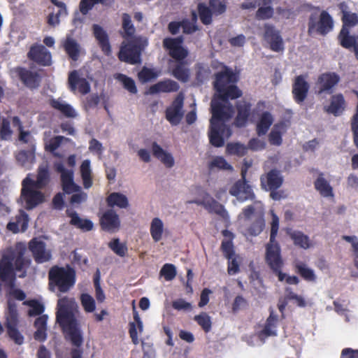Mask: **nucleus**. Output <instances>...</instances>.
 Returning <instances> with one entry per match:
<instances>
[{
    "instance_id": "nucleus-1",
    "label": "nucleus",
    "mask_w": 358,
    "mask_h": 358,
    "mask_svg": "<svg viewBox=\"0 0 358 358\" xmlns=\"http://www.w3.org/2000/svg\"><path fill=\"white\" fill-rule=\"evenodd\" d=\"M74 305L75 303L66 296L59 299L57 305L56 321L65 334V338L75 347L71 350V357L83 358V351L80 347L83 343V336L80 324L73 312Z\"/></svg>"
},
{
    "instance_id": "nucleus-2",
    "label": "nucleus",
    "mask_w": 358,
    "mask_h": 358,
    "mask_svg": "<svg viewBox=\"0 0 358 358\" xmlns=\"http://www.w3.org/2000/svg\"><path fill=\"white\" fill-rule=\"evenodd\" d=\"M183 38L166 37L163 40V47L169 51V55L176 61L171 69V75L182 83H187L190 76L189 69L185 66L184 59L188 55V51L182 46Z\"/></svg>"
},
{
    "instance_id": "nucleus-3",
    "label": "nucleus",
    "mask_w": 358,
    "mask_h": 358,
    "mask_svg": "<svg viewBox=\"0 0 358 358\" xmlns=\"http://www.w3.org/2000/svg\"><path fill=\"white\" fill-rule=\"evenodd\" d=\"M238 80V75L231 69L223 65L222 70L215 74L213 87L217 92V98L223 102L236 99L243 94L242 91L235 85Z\"/></svg>"
},
{
    "instance_id": "nucleus-4",
    "label": "nucleus",
    "mask_w": 358,
    "mask_h": 358,
    "mask_svg": "<svg viewBox=\"0 0 358 358\" xmlns=\"http://www.w3.org/2000/svg\"><path fill=\"white\" fill-rule=\"evenodd\" d=\"M0 279L7 287V312L8 313V301L15 304V300L22 301L26 299L25 292L15 287L16 274L13 266V259L9 256H3L0 260Z\"/></svg>"
},
{
    "instance_id": "nucleus-5",
    "label": "nucleus",
    "mask_w": 358,
    "mask_h": 358,
    "mask_svg": "<svg viewBox=\"0 0 358 358\" xmlns=\"http://www.w3.org/2000/svg\"><path fill=\"white\" fill-rule=\"evenodd\" d=\"M48 280L50 288H57L59 292L66 293L76 283V271L68 264L65 267L53 266L48 271Z\"/></svg>"
},
{
    "instance_id": "nucleus-6",
    "label": "nucleus",
    "mask_w": 358,
    "mask_h": 358,
    "mask_svg": "<svg viewBox=\"0 0 358 358\" xmlns=\"http://www.w3.org/2000/svg\"><path fill=\"white\" fill-rule=\"evenodd\" d=\"M147 45V39L142 37H136L127 42H122L117 53V57L120 61L129 64H141L142 52Z\"/></svg>"
},
{
    "instance_id": "nucleus-7",
    "label": "nucleus",
    "mask_w": 358,
    "mask_h": 358,
    "mask_svg": "<svg viewBox=\"0 0 358 358\" xmlns=\"http://www.w3.org/2000/svg\"><path fill=\"white\" fill-rule=\"evenodd\" d=\"M307 25L309 36H325L333 30L334 22L331 15L327 10H322L320 15L312 13L308 17Z\"/></svg>"
},
{
    "instance_id": "nucleus-8",
    "label": "nucleus",
    "mask_w": 358,
    "mask_h": 358,
    "mask_svg": "<svg viewBox=\"0 0 358 358\" xmlns=\"http://www.w3.org/2000/svg\"><path fill=\"white\" fill-rule=\"evenodd\" d=\"M265 261L268 267L278 278L279 281H283L285 273L282 272L284 262L281 256V249L278 241H269L266 245Z\"/></svg>"
},
{
    "instance_id": "nucleus-9",
    "label": "nucleus",
    "mask_w": 358,
    "mask_h": 358,
    "mask_svg": "<svg viewBox=\"0 0 358 358\" xmlns=\"http://www.w3.org/2000/svg\"><path fill=\"white\" fill-rule=\"evenodd\" d=\"M251 107L252 104L244 99L236 102L237 115L235 118V122L238 127H244L250 117L252 120L255 116H259V112L266 108V103L264 101H258L252 111L251 110Z\"/></svg>"
},
{
    "instance_id": "nucleus-10",
    "label": "nucleus",
    "mask_w": 358,
    "mask_h": 358,
    "mask_svg": "<svg viewBox=\"0 0 358 358\" xmlns=\"http://www.w3.org/2000/svg\"><path fill=\"white\" fill-rule=\"evenodd\" d=\"M18 324V313L17 304L11 301H8V313H6L5 326L9 338L15 344L22 345L24 343V336L17 328Z\"/></svg>"
},
{
    "instance_id": "nucleus-11",
    "label": "nucleus",
    "mask_w": 358,
    "mask_h": 358,
    "mask_svg": "<svg viewBox=\"0 0 358 358\" xmlns=\"http://www.w3.org/2000/svg\"><path fill=\"white\" fill-rule=\"evenodd\" d=\"M342 12L343 26L338 35V40L340 43H346L349 39L355 38L358 35H350V28L354 27L358 24V15L355 13L346 11L345 9L347 6L345 2H342L338 5Z\"/></svg>"
},
{
    "instance_id": "nucleus-12",
    "label": "nucleus",
    "mask_w": 358,
    "mask_h": 358,
    "mask_svg": "<svg viewBox=\"0 0 358 358\" xmlns=\"http://www.w3.org/2000/svg\"><path fill=\"white\" fill-rule=\"evenodd\" d=\"M264 40L269 45L270 49L275 52H282L285 44L280 31L275 26L268 23L264 25Z\"/></svg>"
},
{
    "instance_id": "nucleus-13",
    "label": "nucleus",
    "mask_w": 358,
    "mask_h": 358,
    "mask_svg": "<svg viewBox=\"0 0 358 358\" xmlns=\"http://www.w3.org/2000/svg\"><path fill=\"white\" fill-rule=\"evenodd\" d=\"M28 248L36 263L43 264L51 260V250L46 248L43 241L34 238L29 242Z\"/></svg>"
},
{
    "instance_id": "nucleus-14",
    "label": "nucleus",
    "mask_w": 358,
    "mask_h": 358,
    "mask_svg": "<svg viewBox=\"0 0 358 358\" xmlns=\"http://www.w3.org/2000/svg\"><path fill=\"white\" fill-rule=\"evenodd\" d=\"M229 192L231 196L236 197L241 202L252 201L255 199L252 187L248 184L246 178L242 177L231 187Z\"/></svg>"
},
{
    "instance_id": "nucleus-15",
    "label": "nucleus",
    "mask_w": 358,
    "mask_h": 358,
    "mask_svg": "<svg viewBox=\"0 0 358 358\" xmlns=\"http://www.w3.org/2000/svg\"><path fill=\"white\" fill-rule=\"evenodd\" d=\"M56 172L61 174V183L62 189L66 194H71L80 190V187L73 181V172L72 170L65 169L62 162H57L54 164Z\"/></svg>"
},
{
    "instance_id": "nucleus-16",
    "label": "nucleus",
    "mask_w": 358,
    "mask_h": 358,
    "mask_svg": "<svg viewBox=\"0 0 358 358\" xmlns=\"http://www.w3.org/2000/svg\"><path fill=\"white\" fill-rule=\"evenodd\" d=\"M187 203H196L198 206H201L209 213L216 214L223 219L229 217L228 213L224 206L208 194L204 196L202 200L188 201Z\"/></svg>"
},
{
    "instance_id": "nucleus-17",
    "label": "nucleus",
    "mask_w": 358,
    "mask_h": 358,
    "mask_svg": "<svg viewBox=\"0 0 358 358\" xmlns=\"http://www.w3.org/2000/svg\"><path fill=\"white\" fill-rule=\"evenodd\" d=\"M22 186L21 196L25 201L27 210L35 208L43 201V194L40 191L35 190L36 187L34 186L28 185L24 180H22Z\"/></svg>"
},
{
    "instance_id": "nucleus-18",
    "label": "nucleus",
    "mask_w": 358,
    "mask_h": 358,
    "mask_svg": "<svg viewBox=\"0 0 358 358\" xmlns=\"http://www.w3.org/2000/svg\"><path fill=\"white\" fill-rule=\"evenodd\" d=\"M220 101L222 100L217 98V95L211 101L212 117L210 120V124H224L231 117L229 113L231 108L230 106H227Z\"/></svg>"
},
{
    "instance_id": "nucleus-19",
    "label": "nucleus",
    "mask_w": 358,
    "mask_h": 358,
    "mask_svg": "<svg viewBox=\"0 0 358 358\" xmlns=\"http://www.w3.org/2000/svg\"><path fill=\"white\" fill-rule=\"evenodd\" d=\"M310 89L309 83L306 80L303 75L295 77L292 84V96L294 101L299 105H301L308 97Z\"/></svg>"
},
{
    "instance_id": "nucleus-20",
    "label": "nucleus",
    "mask_w": 358,
    "mask_h": 358,
    "mask_svg": "<svg viewBox=\"0 0 358 358\" xmlns=\"http://www.w3.org/2000/svg\"><path fill=\"white\" fill-rule=\"evenodd\" d=\"M20 80L29 89H37L40 86L41 76L38 72L31 71L25 67L18 66L15 69Z\"/></svg>"
},
{
    "instance_id": "nucleus-21",
    "label": "nucleus",
    "mask_w": 358,
    "mask_h": 358,
    "mask_svg": "<svg viewBox=\"0 0 358 358\" xmlns=\"http://www.w3.org/2000/svg\"><path fill=\"white\" fill-rule=\"evenodd\" d=\"M28 58L40 66H47L52 63V55L50 51L43 45L31 47Z\"/></svg>"
},
{
    "instance_id": "nucleus-22",
    "label": "nucleus",
    "mask_w": 358,
    "mask_h": 358,
    "mask_svg": "<svg viewBox=\"0 0 358 358\" xmlns=\"http://www.w3.org/2000/svg\"><path fill=\"white\" fill-rule=\"evenodd\" d=\"M183 100V96L178 94L171 106L166 110V118L172 125L178 124L182 118Z\"/></svg>"
},
{
    "instance_id": "nucleus-23",
    "label": "nucleus",
    "mask_w": 358,
    "mask_h": 358,
    "mask_svg": "<svg viewBox=\"0 0 358 358\" xmlns=\"http://www.w3.org/2000/svg\"><path fill=\"white\" fill-rule=\"evenodd\" d=\"M340 76L335 72L322 73L317 79L318 94L324 92L331 93L333 88L340 82Z\"/></svg>"
},
{
    "instance_id": "nucleus-24",
    "label": "nucleus",
    "mask_w": 358,
    "mask_h": 358,
    "mask_svg": "<svg viewBox=\"0 0 358 358\" xmlns=\"http://www.w3.org/2000/svg\"><path fill=\"white\" fill-rule=\"evenodd\" d=\"M68 83L70 90L73 92L78 90L80 94L85 95L90 91L89 82L85 78H80L76 71H73L69 73Z\"/></svg>"
},
{
    "instance_id": "nucleus-25",
    "label": "nucleus",
    "mask_w": 358,
    "mask_h": 358,
    "mask_svg": "<svg viewBox=\"0 0 358 358\" xmlns=\"http://www.w3.org/2000/svg\"><path fill=\"white\" fill-rule=\"evenodd\" d=\"M100 224L103 230L114 231L119 229L120 225L119 216L113 210H108L101 217Z\"/></svg>"
},
{
    "instance_id": "nucleus-26",
    "label": "nucleus",
    "mask_w": 358,
    "mask_h": 358,
    "mask_svg": "<svg viewBox=\"0 0 358 358\" xmlns=\"http://www.w3.org/2000/svg\"><path fill=\"white\" fill-rule=\"evenodd\" d=\"M23 180L28 185H33L36 189H43L50 182V176L48 168L47 166H39L37 171L36 180H34L28 177L25 178Z\"/></svg>"
},
{
    "instance_id": "nucleus-27",
    "label": "nucleus",
    "mask_w": 358,
    "mask_h": 358,
    "mask_svg": "<svg viewBox=\"0 0 358 358\" xmlns=\"http://www.w3.org/2000/svg\"><path fill=\"white\" fill-rule=\"evenodd\" d=\"M93 33L101 51L106 56L111 55V46L109 42L108 35L106 31L99 24L92 26Z\"/></svg>"
},
{
    "instance_id": "nucleus-28",
    "label": "nucleus",
    "mask_w": 358,
    "mask_h": 358,
    "mask_svg": "<svg viewBox=\"0 0 358 358\" xmlns=\"http://www.w3.org/2000/svg\"><path fill=\"white\" fill-rule=\"evenodd\" d=\"M93 33L101 51L106 56L111 55V46L109 42L108 35L106 31L99 24L92 26Z\"/></svg>"
},
{
    "instance_id": "nucleus-29",
    "label": "nucleus",
    "mask_w": 358,
    "mask_h": 358,
    "mask_svg": "<svg viewBox=\"0 0 358 358\" xmlns=\"http://www.w3.org/2000/svg\"><path fill=\"white\" fill-rule=\"evenodd\" d=\"M225 124H210L208 131L210 143L216 148L222 147L224 144L223 134L224 132Z\"/></svg>"
},
{
    "instance_id": "nucleus-30",
    "label": "nucleus",
    "mask_w": 358,
    "mask_h": 358,
    "mask_svg": "<svg viewBox=\"0 0 358 358\" xmlns=\"http://www.w3.org/2000/svg\"><path fill=\"white\" fill-rule=\"evenodd\" d=\"M25 248L17 251V254L15 258L12 256L8 255L13 259V266L14 271L21 272L19 275V278H24L27 275V268L29 266L31 261L29 259L24 257Z\"/></svg>"
},
{
    "instance_id": "nucleus-31",
    "label": "nucleus",
    "mask_w": 358,
    "mask_h": 358,
    "mask_svg": "<svg viewBox=\"0 0 358 358\" xmlns=\"http://www.w3.org/2000/svg\"><path fill=\"white\" fill-rule=\"evenodd\" d=\"M345 108V100L341 93L334 94L331 96L330 103L324 107L327 113L334 116H338L343 113Z\"/></svg>"
},
{
    "instance_id": "nucleus-32",
    "label": "nucleus",
    "mask_w": 358,
    "mask_h": 358,
    "mask_svg": "<svg viewBox=\"0 0 358 358\" xmlns=\"http://www.w3.org/2000/svg\"><path fill=\"white\" fill-rule=\"evenodd\" d=\"M49 104L51 108L59 112L65 117L76 118L78 115L73 106L61 99H50Z\"/></svg>"
},
{
    "instance_id": "nucleus-33",
    "label": "nucleus",
    "mask_w": 358,
    "mask_h": 358,
    "mask_svg": "<svg viewBox=\"0 0 358 358\" xmlns=\"http://www.w3.org/2000/svg\"><path fill=\"white\" fill-rule=\"evenodd\" d=\"M178 83L173 80L166 79L159 81L150 87L147 94H155L159 92H175L178 91Z\"/></svg>"
},
{
    "instance_id": "nucleus-34",
    "label": "nucleus",
    "mask_w": 358,
    "mask_h": 358,
    "mask_svg": "<svg viewBox=\"0 0 358 358\" xmlns=\"http://www.w3.org/2000/svg\"><path fill=\"white\" fill-rule=\"evenodd\" d=\"M62 46L70 59L73 61H77L78 59L80 57V46L76 39L68 35L62 41Z\"/></svg>"
},
{
    "instance_id": "nucleus-35",
    "label": "nucleus",
    "mask_w": 358,
    "mask_h": 358,
    "mask_svg": "<svg viewBox=\"0 0 358 358\" xmlns=\"http://www.w3.org/2000/svg\"><path fill=\"white\" fill-rule=\"evenodd\" d=\"M261 183L262 187H268L270 190H276L282 183V178L280 173L276 169L271 170L266 176L261 177Z\"/></svg>"
},
{
    "instance_id": "nucleus-36",
    "label": "nucleus",
    "mask_w": 358,
    "mask_h": 358,
    "mask_svg": "<svg viewBox=\"0 0 358 358\" xmlns=\"http://www.w3.org/2000/svg\"><path fill=\"white\" fill-rule=\"evenodd\" d=\"M152 155L164 164L166 168H171L174 166V159L171 153L166 152L156 142L152 144Z\"/></svg>"
},
{
    "instance_id": "nucleus-37",
    "label": "nucleus",
    "mask_w": 358,
    "mask_h": 358,
    "mask_svg": "<svg viewBox=\"0 0 358 358\" xmlns=\"http://www.w3.org/2000/svg\"><path fill=\"white\" fill-rule=\"evenodd\" d=\"M66 215L71 217L70 224L83 231H90L93 229V223L90 220L80 218L75 211L66 210Z\"/></svg>"
},
{
    "instance_id": "nucleus-38",
    "label": "nucleus",
    "mask_w": 358,
    "mask_h": 358,
    "mask_svg": "<svg viewBox=\"0 0 358 358\" xmlns=\"http://www.w3.org/2000/svg\"><path fill=\"white\" fill-rule=\"evenodd\" d=\"M273 122V117L268 111L263 112L256 125L257 134L259 136L265 135Z\"/></svg>"
},
{
    "instance_id": "nucleus-39",
    "label": "nucleus",
    "mask_w": 358,
    "mask_h": 358,
    "mask_svg": "<svg viewBox=\"0 0 358 358\" xmlns=\"http://www.w3.org/2000/svg\"><path fill=\"white\" fill-rule=\"evenodd\" d=\"M314 187L323 197H333L334 195L333 187L324 178V174L322 173H319L318 177L314 182Z\"/></svg>"
},
{
    "instance_id": "nucleus-40",
    "label": "nucleus",
    "mask_w": 358,
    "mask_h": 358,
    "mask_svg": "<svg viewBox=\"0 0 358 358\" xmlns=\"http://www.w3.org/2000/svg\"><path fill=\"white\" fill-rule=\"evenodd\" d=\"M18 164L23 167H30L35 162V146L28 150H20L15 155Z\"/></svg>"
},
{
    "instance_id": "nucleus-41",
    "label": "nucleus",
    "mask_w": 358,
    "mask_h": 358,
    "mask_svg": "<svg viewBox=\"0 0 358 358\" xmlns=\"http://www.w3.org/2000/svg\"><path fill=\"white\" fill-rule=\"evenodd\" d=\"M222 234L224 237H229L230 240H223L221 244V251L223 252L224 257L230 260L235 255V251L234 248V244L232 242V238H234V235L232 232L227 229H224L222 231Z\"/></svg>"
},
{
    "instance_id": "nucleus-42",
    "label": "nucleus",
    "mask_w": 358,
    "mask_h": 358,
    "mask_svg": "<svg viewBox=\"0 0 358 358\" xmlns=\"http://www.w3.org/2000/svg\"><path fill=\"white\" fill-rule=\"evenodd\" d=\"M134 322H131L129 324V336L132 341V343L134 345H137L139 343L138 338L137 328L138 329L140 332H142L143 326V322L140 318V316L134 308Z\"/></svg>"
},
{
    "instance_id": "nucleus-43",
    "label": "nucleus",
    "mask_w": 358,
    "mask_h": 358,
    "mask_svg": "<svg viewBox=\"0 0 358 358\" xmlns=\"http://www.w3.org/2000/svg\"><path fill=\"white\" fill-rule=\"evenodd\" d=\"M106 203L109 207L117 206L120 208H126L129 206L127 196L120 192H113L106 198Z\"/></svg>"
},
{
    "instance_id": "nucleus-44",
    "label": "nucleus",
    "mask_w": 358,
    "mask_h": 358,
    "mask_svg": "<svg viewBox=\"0 0 358 358\" xmlns=\"http://www.w3.org/2000/svg\"><path fill=\"white\" fill-rule=\"evenodd\" d=\"M150 232L155 242H159L162 239L164 233V224L161 219L155 217L152 220Z\"/></svg>"
},
{
    "instance_id": "nucleus-45",
    "label": "nucleus",
    "mask_w": 358,
    "mask_h": 358,
    "mask_svg": "<svg viewBox=\"0 0 358 358\" xmlns=\"http://www.w3.org/2000/svg\"><path fill=\"white\" fill-rule=\"evenodd\" d=\"M296 272L305 280L308 282H315L316 275L314 271L308 268L306 264L303 262H297L295 265Z\"/></svg>"
},
{
    "instance_id": "nucleus-46",
    "label": "nucleus",
    "mask_w": 358,
    "mask_h": 358,
    "mask_svg": "<svg viewBox=\"0 0 358 358\" xmlns=\"http://www.w3.org/2000/svg\"><path fill=\"white\" fill-rule=\"evenodd\" d=\"M197 11L202 24L209 25L212 23L213 13L210 6H206L204 3H199L197 5Z\"/></svg>"
},
{
    "instance_id": "nucleus-47",
    "label": "nucleus",
    "mask_w": 358,
    "mask_h": 358,
    "mask_svg": "<svg viewBox=\"0 0 358 358\" xmlns=\"http://www.w3.org/2000/svg\"><path fill=\"white\" fill-rule=\"evenodd\" d=\"M115 0H80L79 3V8L80 13L85 15H87L93 7L98 3L106 6L114 2Z\"/></svg>"
},
{
    "instance_id": "nucleus-48",
    "label": "nucleus",
    "mask_w": 358,
    "mask_h": 358,
    "mask_svg": "<svg viewBox=\"0 0 358 358\" xmlns=\"http://www.w3.org/2000/svg\"><path fill=\"white\" fill-rule=\"evenodd\" d=\"M294 244L299 248L308 249L310 246L309 237L302 231H294L289 234Z\"/></svg>"
},
{
    "instance_id": "nucleus-49",
    "label": "nucleus",
    "mask_w": 358,
    "mask_h": 358,
    "mask_svg": "<svg viewBox=\"0 0 358 358\" xmlns=\"http://www.w3.org/2000/svg\"><path fill=\"white\" fill-rule=\"evenodd\" d=\"M80 173L85 188L88 189L92 185V179L91 176L90 162L87 159L84 160L80 166Z\"/></svg>"
},
{
    "instance_id": "nucleus-50",
    "label": "nucleus",
    "mask_w": 358,
    "mask_h": 358,
    "mask_svg": "<svg viewBox=\"0 0 358 358\" xmlns=\"http://www.w3.org/2000/svg\"><path fill=\"white\" fill-rule=\"evenodd\" d=\"M122 27L124 30V38L132 37L135 32L136 29L131 22V16L128 13H123L122 15Z\"/></svg>"
},
{
    "instance_id": "nucleus-51",
    "label": "nucleus",
    "mask_w": 358,
    "mask_h": 358,
    "mask_svg": "<svg viewBox=\"0 0 358 358\" xmlns=\"http://www.w3.org/2000/svg\"><path fill=\"white\" fill-rule=\"evenodd\" d=\"M265 227V222L262 215H258L255 220L248 229V232L251 236H256L259 235Z\"/></svg>"
},
{
    "instance_id": "nucleus-52",
    "label": "nucleus",
    "mask_w": 358,
    "mask_h": 358,
    "mask_svg": "<svg viewBox=\"0 0 358 358\" xmlns=\"http://www.w3.org/2000/svg\"><path fill=\"white\" fill-rule=\"evenodd\" d=\"M23 303L30 307V309L28 310V315L31 317L40 315L45 310L44 306L35 299L25 301Z\"/></svg>"
},
{
    "instance_id": "nucleus-53",
    "label": "nucleus",
    "mask_w": 358,
    "mask_h": 358,
    "mask_svg": "<svg viewBox=\"0 0 358 358\" xmlns=\"http://www.w3.org/2000/svg\"><path fill=\"white\" fill-rule=\"evenodd\" d=\"M115 78L121 82L124 88L128 90L130 93L136 94L137 92L135 82L131 78H129L122 73H117Z\"/></svg>"
},
{
    "instance_id": "nucleus-54",
    "label": "nucleus",
    "mask_w": 358,
    "mask_h": 358,
    "mask_svg": "<svg viewBox=\"0 0 358 358\" xmlns=\"http://www.w3.org/2000/svg\"><path fill=\"white\" fill-rule=\"evenodd\" d=\"M247 150L248 148L240 143H229L227 145V152L229 155L243 157L246 154Z\"/></svg>"
},
{
    "instance_id": "nucleus-55",
    "label": "nucleus",
    "mask_w": 358,
    "mask_h": 358,
    "mask_svg": "<svg viewBox=\"0 0 358 358\" xmlns=\"http://www.w3.org/2000/svg\"><path fill=\"white\" fill-rule=\"evenodd\" d=\"M215 168L227 171L233 170L232 166L230 165L222 157H216L209 163V170L212 171Z\"/></svg>"
},
{
    "instance_id": "nucleus-56",
    "label": "nucleus",
    "mask_w": 358,
    "mask_h": 358,
    "mask_svg": "<svg viewBox=\"0 0 358 358\" xmlns=\"http://www.w3.org/2000/svg\"><path fill=\"white\" fill-rule=\"evenodd\" d=\"M210 69L209 67L205 66L203 64H197L196 65V80L203 83L207 80L210 75Z\"/></svg>"
},
{
    "instance_id": "nucleus-57",
    "label": "nucleus",
    "mask_w": 358,
    "mask_h": 358,
    "mask_svg": "<svg viewBox=\"0 0 358 358\" xmlns=\"http://www.w3.org/2000/svg\"><path fill=\"white\" fill-rule=\"evenodd\" d=\"M194 320L201 327L205 332L208 333L210 331L212 322L210 317L207 313H201L198 315H195Z\"/></svg>"
},
{
    "instance_id": "nucleus-58",
    "label": "nucleus",
    "mask_w": 358,
    "mask_h": 358,
    "mask_svg": "<svg viewBox=\"0 0 358 358\" xmlns=\"http://www.w3.org/2000/svg\"><path fill=\"white\" fill-rule=\"evenodd\" d=\"M81 305L86 313H92L95 310V301L88 294H82L80 296Z\"/></svg>"
},
{
    "instance_id": "nucleus-59",
    "label": "nucleus",
    "mask_w": 358,
    "mask_h": 358,
    "mask_svg": "<svg viewBox=\"0 0 358 358\" xmlns=\"http://www.w3.org/2000/svg\"><path fill=\"white\" fill-rule=\"evenodd\" d=\"M208 3L213 15L216 16L224 13L227 10V3L224 1L209 0Z\"/></svg>"
},
{
    "instance_id": "nucleus-60",
    "label": "nucleus",
    "mask_w": 358,
    "mask_h": 358,
    "mask_svg": "<svg viewBox=\"0 0 358 358\" xmlns=\"http://www.w3.org/2000/svg\"><path fill=\"white\" fill-rule=\"evenodd\" d=\"M159 274L163 276L166 281H171L176 276V268L172 264H165L161 268Z\"/></svg>"
},
{
    "instance_id": "nucleus-61",
    "label": "nucleus",
    "mask_w": 358,
    "mask_h": 358,
    "mask_svg": "<svg viewBox=\"0 0 358 358\" xmlns=\"http://www.w3.org/2000/svg\"><path fill=\"white\" fill-rule=\"evenodd\" d=\"M109 248L120 257H124L127 252V247L120 242L118 238H115L108 243Z\"/></svg>"
},
{
    "instance_id": "nucleus-62",
    "label": "nucleus",
    "mask_w": 358,
    "mask_h": 358,
    "mask_svg": "<svg viewBox=\"0 0 358 358\" xmlns=\"http://www.w3.org/2000/svg\"><path fill=\"white\" fill-rule=\"evenodd\" d=\"M100 102V97L97 94H92L87 96L83 101L85 110L88 111L95 108Z\"/></svg>"
},
{
    "instance_id": "nucleus-63",
    "label": "nucleus",
    "mask_w": 358,
    "mask_h": 358,
    "mask_svg": "<svg viewBox=\"0 0 358 358\" xmlns=\"http://www.w3.org/2000/svg\"><path fill=\"white\" fill-rule=\"evenodd\" d=\"M274 10L272 6H260L256 12L258 20H268L273 17Z\"/></svg>"
},
{
    "instance_id": "nucleus-64",
    "label": "nucleus",
    "mask_w": 358,
    "mask_h": 358,
    "mask_svg": "<svg viewBox=\"0 0 358 358\" xmlns=\"http://www.w3.org/2000/svg\"><path fill=\"white\" fill-rule=\"evenodd\" d=\"M138 78L143 83L148 82L157 77V74L152 69L143 67L138 74Z\"/></svg>"
}]
</instances>
